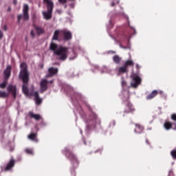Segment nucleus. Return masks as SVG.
Listing matches in <instances>:
<instances>
[{"mask_svg":"<svg viewBox=\"0 0 176 176\" xmlns=\"http://www.w3.org/2000/svg\"><path fill=\"white\" fill-rule=\"evenodd\" d=\"M135 127L134 129V131L136 134H141L142 131H144V126L140 124H135Z\"/></svg>","mask_w":176,"mask_h":176,"instance_id":"obj_16","label":"nucleus"},{"mask_svg":"<svg viewBox=\"0 0 176 176\" xmlns=\"http://www.w3.org/2000/svg\"><path fill=\"white\" fill-rule=\"evenodd\" d=\"M30 96L34 97L36 105H41L42 104V98L39 97V93L38 91L30 92Z\"/></svg>","mask_w":176,"mask_h":176,"instance_id":"obj_11","label":"nucleus"},{"mask_svg":"<svg viewBox=\"0 0 176 176\" xmlns=\"http://www.w3.org/2000/svg\"><path fill=\"white\" fill-rule=\"evenodd\" d=\"M28 12H30V7L28 4H25L23 8V14H19L17 16L18 23H20L22 19H23L24 21H28L30 20V14Z\"/></svg>","mask_w":176,"mask_h":176,"instance_id":"obj_5","label":"nucleus"},{"mask_svg":"<svg viewBox=\"0 0 176 176\" xmlns=\"http://www.w3.org/2000/svg\"><path fill=\"white\" fill-rule=\"evenodd\" d=\"M10 151H11V152L13 151V148H12Z\"/></svg>","mask_w":176,"mask_h":176,"instance_id":"obj_47","label":"nucleus"},{"mask_svg":"<svg viewBox=\"0 0 176 176\" xmlns=\"http://www.w3.org/2000/svg\"><path fill=\"white\" fill-rule=\"evenodd\" d=\"M4 79L8 80L10 78V75H12V66L8 65L4 72Z\"/></svg>","mask_w":176,"mask_h":176,"instance_id":"obj_14","label":"nucleus"},{"mask_svg":"<svg viewBox=\"0 0 176 176\" xmlns=\"http://www.w3.org/2000/svg\"><path fill=\"white\" fill-rule=\"evenodd\" d=\"M59 3L64 5L67 2V0H58Z\"/></svg>","mask_w":176,"mask_h":176,"instance_id":"obj_35","label":"nucleus"},{"mask_svg":"<svg viewBox=\"0 0 176 176\" xmlns=\"http://www.w3.org/2000/svg\"><path fill=\"white\" fill-rule=\"evenodd\" d=\"M25 152L28 155H34V151H32V148H26Z\"/></svg>","mask_w":176,"mask_h":176,"instance_id":"obj_29","label":"nucleus"},{"mask_svg":"<svg viewBox=\"0 0 176 176\" xmlns=\"http://www.w3.org/2000/svg\"><path fill=\"white\" fill-rule=\"evenodd\" d=\"M7 91L9 93V94L12 96L13 100H16L19 93V91L17 90V86L12 84L9 85L7 87Z\"/></svg>","mask_w":176,"mask_h":176,"instance_id":"obj_7","label":"nucleus"},{"mask_svg":"<svg viewBox=\"0 0 176 176\" xmlns=\"http://www.w3.org/2000/svg\"><path fill=\"white\" fill-rule=\"evenodd\" d=\"M164 127L166 130H171V129H173V123L167 121L164 122Z\"/></svg>","mask_w":176,"mask_h":176,"instance_id":"obj_23","label":"nucleus"},{"mask_svg":"<svg viewBox=\"0 0 176 176\" xmlns=\"http://www.w3.org/2000/svg\"><path fill=\"white\" fill-rule=\"evenodd\" d=\"M30 35L32 38H35V32L34 30H31Z\"/></svg>","mask_w":176,"mask_h":176,"instance_id":"obj_33","label":"nucleus"},{"mask_svg":"<svg viewBox=\"0 0 176 176\" xmlns=\"http://www.w3.org/2000/svg\"><path fill=\"white\" fill-rule=\"evenodd\" d=\"M85 105H86V107L88 108V109H89V111H92L91 107H90L89 104L86 103Z\"/></svg>","mask_w":176,"mask_h":176,"instance_id":"obj_36","label":"nucleus"},{"mask_svg":"<svg viewBox=\"0 0 176 176\" xmlns=\"http://www.w3.org/2000/svg\"><path fill=\"white\" fill-rule=\"evenodd\" d=\"M159 94V91L157 90H153L150 94L146 96V100H152L155 98L156 96Z\"/></svg>","mask_w":176,"mask_h":176,"instance_id":"obj_19","label":"nucleus"},{"mask_svg":"<svg viewBox=\"0 0 176 176\" xmlns=\"http://www.w3.org/2000/svg\"><path fill=\"white\" fill-rule=\"evenodd\" d=\"M129 69L126 67V66L124 65L122 67H120L119 68V73L120 74H126V72H128Z\"/></svg>","mask_w":176,"mask_h":176,"instance_id":"obj_26","label":"nucleus"},{"mask_svg":"<svg viewBox=\"0 0 176 176\" xmlns=\"http://www.w3.org/2000/svg\"><path fill=\"white\" fill-rule=\"evenodd\" d=\"M170 155L173 159H176V150H173L170 152Z\"/></svg>","mask_w":176,"mask_h":176,"instance_id":"obj_31","label":"nucleus"},{"mask_svg":"<svg viewBox=\"0 0 176 176\" xmlns=\"http://www.w3.org/2000/svg\"><path fill=\"white\" fill-rule=\"evenodd\" d=\"M173 124L175 126L174 130H176V123H173Z\"/></svg>","mask_w":176,"mask_h":176,"instance_id":"obj_43","label":"nucleus"},{"mask_svg":"<svg viewBox=\"0 0 176 176\" xmlns=\"http://www.w3.org/2000/svg\"><path fill=\"white\" fill-rule=\"evenodd\" d=\"M146 143L148 145H151V143L149 142V140H148V139L146 140Z\"/></svg>","mask_w":176,"mask_h":176,"instance_id":"obj_40","label":"nucleus"},{"mask_svg":"<svg viewBox=\"0 0 176 176\" xmlns=\"http://www.w3.org/2000/svg\"><path fill=\"white\" fill-rule=\"evenodd\" d=\"M22 90L25 96H31L30 95L31 94V92L30 93V91H28V82H23Z\"/></svg>","mask_w":176,"mask_h":176,"instance_id":"obj_18","label":"nucleus"},{"mask_svg":"<svg viewBox=\"0 0 176 176\" xmlns=\"http://www.w3.org/2000/svg\"><path fill=\"white\" fill-rule=\"evenodd\" d=\"M136 67H137V68H139V66H138V65H136Z\"/></svg>","mask_w":176,"mask_h":176,"instance_id":"obj_46","label":"nucleus"},{"mask_svg":"<svg viewBox=\"0 0 176 176\" xmlns=\"http://www.w3.org/2000/svg\"><path fill=\"white\" fill-rule=\"evenodd\" d=\"M32 20L33 23H35V21L36 20V14H33L32 15Z\"/></svg>","mask_w":176,"mask_h":176,"instance_id":"obj_32","label":"nucleus"},{"mask_svg":"<svg viewBox=\"0 0 176 176\" xmlns=\"http://www.w3.org/2000/svg\"><path fill=\"white\" fill-rule=\"evenodd\" d=\"M14 5H17V0H13Z\"/></svg>","mask_w":176,"mask_h":176,"instance_id":"obj_41","label":"nucleus"},{"mask_svg":"<svg viewBox=\"0 0 176 176\" xmlns=\"http://www.w3.org/2000/svg\"><path fill=\"white\" fill-rule=\"evenodd\" d=\"M134 111H135V109L133 107V104L130 102H126V105L124 111V113H130L134 112Z\"/></svg>","mask_w":176,"mask_h":176,"instance_id":"obj_15","label":"nucleus"},{"mask_svg":"<svg viewBox=\"0 0 176 176\" xmlns=\"http://www.w3.org/2000/svg\"><path fill=\"white\" fill-rule=\"evenodd\" d=\"M115 124H116V122L115 121H111L110 122V127H113L115 126Z\"/></svg>","mask_w":176,"mask_h":176,"instance_id":"obj_34","label":"nucleus"},{"mask_svg":"<svg viewBox=\"0 0 176 176\" xmlns=\"http://www.w3.org/2000/svg\"><path fill=\"white\" fill-rule=\"evenodd\" d=\"M21 69L19 74L20 79L22 80L23 83H28V80H30V74H28L27 63H21Z\"/></svg>","mask_w":176,"mask_h":176,"instance_id":"obj_2","label":"nucleus"},{"mask_svg":"<svg viewBox=\"0 0 176 176\" xmlns=\"http://www.w3.org/2000/svg\"><path fill=\"white\" fill-rule=\"evenodd\" d=\"M109 53H111V54H115V53H116V52H115V51H109Z\"/></svg>","mask_w":176,"mask_h":176,"instance_id":"obj_39","label":"nucleus"},{"mask_svg":"<svg viewBox=\"0 0 176 176\" xmlns=\"http://www.w3.org/2000/svg\"><path fill=\"white\" fill-rule=\"evenodd\" d=\"M58 35H60V31L56 30L52 37V41H58Z\"/></svg>","mask_w":176,"mask_h":176,"instance_id":"obj_27","label":"nucleus"},{"mask_svg":"<svg viewBox=\"0 0 176 176\" xmlns=\"http://www.w3.org/2000/svg\"><path fill=\"white\" fill-rule=\"evenodd\" d=\"M48 74L46 76V78H52V76H54V75H57L58 74V69L56 67H50L48 69Z\"/></svg>","mask_w":176,"mask_h":176,"instance_id":"obj_12","label":"nucleus"},{"mask_svg":"<svg viewBox=\"0 0 176 176\" xmlns=\"http://www.w3.org/2000/svg\"><path fill=\"white\" fill-rule=\"evenodd\" d=\"M28 138L31 140V141H34V142H38L39 140H38V133H32L28 136Z\"/></svg>","mask_w":176,"mask_h":176,"instance_id":"obj_17","label":"nucleus"},{"mask_svg":"<svg viewBox=\"0 0 176 176\" xmlns=\"http://www.w3.org/2000/svg\"><path fill=\"white\" fill-rule=\"evenodd\" d=\"M29 116L30 118L35 119V120H41V118L39 114H34L32 112H29Z\"/></svg>","mask_w":176,"mask_h":176,"instance_id":"obj_20","label":"nucleus"},{"mask_svg":"<svg viewBox=\"0 0 176 176\" xmlns=\"http://www.w3.org/2000/svg\"><path fill=\"white\" fill-rule=\"evenodd\" d=\"M50 50L54 52V54L56 57V60L59 61H65L68 58V47L59 46L52 42L50 45Z\"/></svg>","mask_w":176,"mask_h":176,"instance_id":"obj_1","label":"nucleus"},{"mask_svg":"<svg viewBox=\"0 0 176 176\" xmlns=\"http://www.w3.org/2000/svg\"><path fill=\"white\" fill-rule=\"evenodd\" d=\"M119 3V0H112L111 6H115V5H118Z\"/></svg>","mask_w":176,"mask_h":176,"instance_id":"obj_30","label":"nucleus"},{"mask_svg":"<svg viewBox=\"0 0 176 176\" xmlns=\"http://www.w3.org/2000/svg\"><path fill=\"white\" fill-rule=\"evenodd\" d=\"M49 84V81L46 79H42L40 82V91L41 93H44L47 90V85Z\"/></svg>","mask_w":176,"mask_h":176,"instance_id":"obj_9","label":"nucleus"},{"mask_svg":"<svg viewBox=\"0 0 176 176\" xmlns=\"http://www.w3.org/2000/svg\"><path fill=\"white\" fill-rule=\"evenodd\" d=\"M9 97V94L5 91L0 90V98H8Z\"/></svg>","mask_w":176,"mask_h":176,"instance_id":"obj_25","label":"nucleus"},{"mask_svg":"<svg viewBox=\"0 0 176 176\" xmlns=\"http://www.w3.org/2000/svg\"><path fill=\"white\" fill-rule=\"evenodd\" d=\"M34 27L36 30V32L37 35H41L45 32V31L43 30V29L42 28L37 26L36 25H34Z\"/></svg>","mask_w":176,"mask_h":176,"instance_id":"obj_21","label":"nucleus"},{"mask_svg":"<svg viewBox=\"0 0 176 176\" xmlns=\"http://www.w3.org/2000/svg\"><path fill=\"white\" fill-rule=\"evenodd\" d=\"M113 61L115 64H120L122 61V58L119 55H116L113 57Z\"/></svg>","mask_w":176,"mask_h":176,"instance_id":"obj_22","label":"nucleus"},{"mask_svg":"<svg viewBox=\"0 0 176 176\" xmlns=\"http://www.w3.org/2000/svg\"><path fill=\"white\" fill-rule=\"evenodd\" d=\"M8 81L5 80L0 84V89H6Z\"/></svg>","mask_w":176,"mask_h":176,"instance_id":"obj_28","label":"nucleus"},{"mask_svg":"<svg viewBox=\"0 0 176 176\" xmlns=\"http://www.w3.org/2000/svg\"><path fill=\"white\" fill-rule=\"evenodd\" d=\"M12 10L11 8H8V12H10Z\"/></svg>","mask_w":176,"mask_h":176,"instance_id":"obj_44","label":"nucleus"},{"mask_svg":"<svg viewBox=\"0 0 176 176\" xmlns=\"http://www.w3.org/2000/svg\"><path fill=\"white\" fill-rule=\"evenodd\" d=\"M3 30H4V31H8V26L5 25L3 28Z\"/></svg>","mask_w":176,"mask_h":176,"instance_id":"obj_38","label":"nucleus"},{"mask_svg":"<svg viewBox=\"0 0 176 176\" xmlns=\"http://www.w3.org/2000/svg\"><path fill=\"white\" fill-rule=\"evenodd\" d=\"M126 19H127L128 23L130 24V22L129 21V17H127Z\"/></svg>","mask_w":176,"mask_h":176,"instance_id":"obj_45","label":"nucleus"},{"mask_svg":"<svg viewBox=\"0 0 176 176\" xmlns=\"http://www.w3.org/2000/svg\"><path fill=\"white\" fill-rule=\"evenodd\" d=\"M60 34L63 36V39H65V41H69L72 39V33L69 31L63 30L60 31Z\"/></svg>","mask_w":176,"mask_h":176,"instance_id":"obj_10","label":"nucleus"},{"mask_svg":"<svg viewBox=\"0 0 176 176\" xmlns=\"http://www.w3.org/2000/svg\"><path fill=\"white\" fill-rule=\"evenodd\" d=\"M44 2L47 3V12H43V15L45 20H50L53 14V8H54V3L50 0H44Z\"/></svg>","mask_w":176,"mask_h":176,"instance_id":"obj_3","label":"nucleus"},{"mask_svg":"<svg viewBox=\"0 0 176 176\" xmlns=\"http://www.w3.org/2000/svg\"><path fill=\"white\" fill-rule=\"evenodd\" d=\"M98 120V116L95 113H92L89 116V120L87 121V127L89 130L91 129V127H96V123Z\"/></svg>","mask_w":176,"mask_h":176,"instance_id":"obj_6","label":"nucleus"},{"mask_svg":"<svg viewBox=\"0 0 176 176\" xmlns=\"http://www.w3.org/2000/svg\"><path fill=\"white\" fill-rule=\"evenodd\" d=\"M65 155L69 159V160H71L74 168H76V167L79 166V161H78V158H76V156H75L74 153H72V151H71L68 148H65Z\"/></svg>","mask_w":176,"mask_h":176,"instance_id":"obj_4","label":"nucleus"},{"mask_svg":"<svg viewBox=\"0 0 176 176\" xmlns=\"http://www.w3.org/2000/svg\"><path fill=\"white\" fill-rule=\"evenodd\" d=\"M16 164V160L14 159H11L9 162L6 164L4 170L5 171H10L13 167H14Z\"/></svg>","mask_w":176,"mask_h":176,"instance_id":"obj_13","label":"nucleus"},{"mask_svg":"<svg viewBox=\"0 0 176 176\" xmlns=\"http://www.w3.org/2000/svg\"><path fill=\"white\" fill-rule=\"evenodd\" d=\"M142 80L141 77L139 76H135L131 82V86H132V87L137 88L140 85H141Z\"/></svg>","mask_w":176,"mask_h":176,"instance_id":"obj_8","label":"nucleus"},{"mask_svg":"<svg viewBox=\"0 0 176 176\" xmlns=\"http://www.w3.org/2000/svg\"><path fill=\"white\" fill-rule=\"evenodd\" d=\"M122 85H124V82H122Z\"/></svg>","mask_w":176,"mask_h":176,"instance_id":"obj_48","label":"nucleus"},{"mask_svg":"<svg viewBox=\"0 0 176 176\" xmlns=\"http://www.w3.org/2000/svg\"><path fill=\"white\" fill-rule=\"evenodd\" d=\"M48 83H53V80L48 81Z\"/></svg>","mask_w":176,"mask_h":176,"instance_id":"obj_42","label":"nucleus"},{"mask_svg":"<svg viewBox=\"0 0 176 176\" xmlns=\"http://www.w3.org/2000/svg\"><path fill=\"white\" fill-rule=\"evenodd\" d=\"M124 65L126 67L129 68V67H134V61L133 60H127Z\"/></svg>","mask_w":176,"mask_h":176,"instance_id":"obj_24","label":"nucleus"},{"mask_svg":"<svg viewBox=\"0 0 176 176\" xmlns=\"http://www.w3.org/2000/svg\"><path fill=\"white\" fill-rule=\"evenodd\" d=\"M2 38H3V32L0 30V39H2Z\"/></svg>","mask_w":176,"mask_h":176,"instance_id":"obj_37","label":"nucleus"}]
</instances>
